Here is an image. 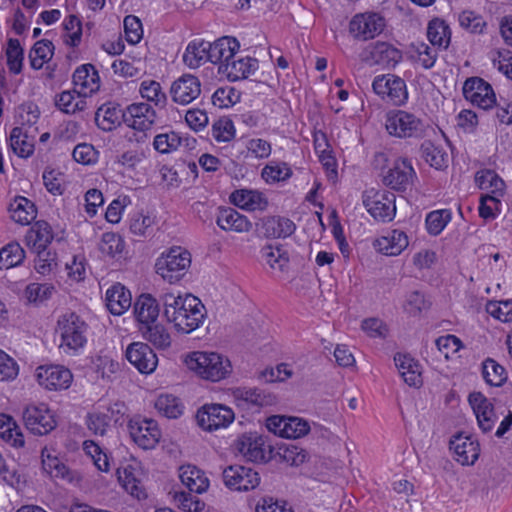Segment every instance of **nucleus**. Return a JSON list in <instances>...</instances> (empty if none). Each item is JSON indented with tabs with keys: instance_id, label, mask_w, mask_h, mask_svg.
<instances>
[{
	"instance_id": "nucleus-1",
	"label": "nucleus",
	"mask_w": 512,
	"mask_h": 512,
	"mask_svg": "<svg viewBox=\"0 0 512 512\" xmlns=\"http://www.w3.org/2000/svg\"><path fill=\"white\" fill-rule=\"evenodd\" d=\"M164 316L178 332L190 333L196 330L205 318V307L191 294L185 296L165 293L162 298Z\"/></svg>"
},
{
	"instance_id": "nucleus-2",
	"label": "nucleus",
	"mask_w": 512,
	"mask_h": 512,
	"mask_svg": "<svg viewBox=\"0 0 512 512\" xmlns=\"http://www.w3.org/2000/svg\"><path fill=\"white\" fill-rule=\"evenodd\" d=\"M185 363L199 377L212 382L223 380L232 373L230 360L217 352H192L186 357Z\"/></svg>"
},
{
	"instance_id": "nucleus-3",
	"label": "nucleus",
	"mask_w": 512,
	"mask_h": 512,
	"mask_svg": "<svg viewBox=\"0 0 512 512\" xmlns=\"http://www.w3.org/2000/svg\"><path fill=\"white\" fill-rule=\"evenodd\" d=\"M88 325L76 313H66L58 318L56 333L61 348L66 353L77 352L87 342Z\"/></svg>"
},
{
	"instance_id": "nucleus-4",
	"label": "nucleus",
	"mask_w": 512,
	"mask_h": 512,
	"mask_svg": "<svg viewBox=\"0 0 512 512\" xmlns=\"http://www.w3.org/2000/svg\"><path fill=\"white\" fill-rule=\"evenodd\" d=\"M191 265V254L179 246L171 247L156 260V273L169 283L179 281Z\"/></svg>"
},
{
	"instance_id": "nucleus-5",
	"label": "nucleus",
	"mask_w": 512,
	"mask_h": 512,
	"mask_svg": "<svg viewBox=\"0 0 512 512\" xmlns=\"http://www.w3.org/2000/svg\"><path fill=\"white\" fill-rule=\"evenodd\" d=\"M385 127L390 135L399 138L421 137L425 130L420 118L404 110L388 113Z\"/></svg>"
},
{
	"instance_id": "nucleus-6",
	"label": "nucleus",
	"mask_w": 512,
	"mask_h": 512,
	"mask_svg": "<svg viewBox=\"0 0 512 512\" xmlns=\"http://www.w3.org/2000/svg\"><path fill=\"white\" fill-rule=\"evenodd\" d=\"M363 205L377 221H391L396 213L395 195L386 190L370 189L364 192Z\"/></svg>"
},
{
	"instance_id": "nucleus-7",
	"label": "nucleus",
	"mask_w": 512,
	"mask_h": 512,
	"mask_svg": "<svg viewBox=\"0 0 512 512\" xmlns=\"http://www.w3.org/2000/svg\"><path fill=\"white\" fill-rule=\"evenodd\" d=\"M373 91L384 101L401 106L408 99L405 81L394 74L378 75L372 82Z\"/></svg>"
},
{
	"instance_id": "nucleus-8",
	"label": "nucleus",
	"mask_w": 512,
	"mask_h": 512,
	"mask_svg": "<svg viewBox=\"0 0 512 512\" xmlns=\"http://www.w3.org/2000/svg\"><path fill=\"white\" fill-rule=\"evenodd\" d=\"M198 425L205 431H215L228 427L235 419L234 411L223 404L203 405L196 414Z\"/></svg>"
},
{
	"instance_id": "nucleus-9",
	"label": "nucleus",
	"mask_w": 512,
	"mask_h": 512,
	"mask_svg": "<svg viewBox=\"0 0 512 512\" xmlns=\"http://www.w3.org/2000/svg\"><path fill=\"white\" fill-rule=\"evenodd\" d=\"M23 421L26 428L35 435H47L57 426L52 411L46 404L28 405L23 412Z\"/></svg>"
},
{
	"instance_id": "nucleus-10",
	"label": "nucleus",
	"mask_w": 512,
	"mask_h": 512,
	"mask_svg": "<svg viewBox=\"0 0 512 512\" xmlns=\"http://www.w3.org/2000/svg\"><path fill=\"white\" fill-rule=\"evenodd\" d=\"M128 429L133 441L142 449H153L161 438L158 423L153 419L136 416L129 421Z\"/></svg>"
},
{
	"instance_id": "nucleus-11",
	"label": "nucleus",
	"mask_w": 512,
	"mask_h": 512,
	"mask_svg": "<svg viewBox=\"0 0 512 512\" xmlns=\"http://www.w3.org/2000/svg\"><path fill=\"white\" fill-rule=\"evenodd\" d=\"M157 119V108L145 102L132 103L123 111V122L128 127L141 132L150 130Z\"/></svg>"
},
{
	"instance_id": "nucleus-12",
	"label": "nucleus",
	"mask_w": 512,
	"mask_h": 512,
	"mask_svg": "<svg viewBox=\"0 0 512 512\" xmlns=\"http://www.w3.org/2000/svg\"><path fill=\"white\" fill-rule=\"evenodd\" d=\"M223 481L226 487L235 491H249L260 484V476L251 467L231 465L223 470Z\"/></svg>"
},
{
	"instance_id": "nucleus-13",
	"label": "nucleus",
	"mask_w": 512,
	"mask_h": 512,
	"mask_svg": "<svg viewBox=\"0 0 512 512\" xmlns=\"http://www.w3.org/2000/svg\"><path fill=\"white\" fill-rule=\"evenodd\" d=\"M385 27L384 18L374 12L356 14L349 23V32L359 40L373 39Z\"/></svg>"
},
{
	"instance_id": "nucleus-14",
	"label": "nucleus",
	"mask_w": 512,
	"mask_h": 512,
	"mask_svg": "<svg viewBox=\"0 0 512 512\" xmlns=\"http://www.w3.org/2000/svg\"><path fill=\"white\" fill-rule=\"evenodd\" d=\"M463 95L466 100L483 110L492 108L496 102L491 85L479 77H471L465 81Z\"/></svg>"
},
{
	"instance_id": "nucleus-15",
	"label": "nucleus",
	"mask_w": 512,
	"mask_h": 512,
	"mask_svg": "<svg viewBox=\"0 0 512 512\" xmlns=\"http://www.w3.org/2000/svg\"><path fill=\"white\" fill-rule=\"evenodd\" d=\"M415 179L416 172L411 162L407 158H398L383 176V183L393 190L405 191L413 185Z\"/></svg>"
},
{
	"instance_id": "nucleus-16",
	"label": "nucleus",
	"mask_w": 512,
	"mask_h": 512,
	"mask_svg": "<svg viewBox=\"0 0 512 512\" xmlns=\"http://www.w3.org/2000/svg\"><path fill=\"white\" fill-rule=\"evenodd\" d=\"M36 379L40 386L48 390H62L70 387L73 375L60 365L40 366L36 370Z\"/></svg>"
},
{
	"instance_id": "nucleus-17",
	"label": "nucleus",
	"mask_w": 512,
	"mask_h": 512,
	"mask_svg": "<svg viewBox=\"0 0 512 512\" xmlns=\"http://www.w3.org/2000/svg\"><path fill=\"white\" fill-rule=\"evenodd\" d=\"M127 360L143 374L152 373L158 364V358L152 348L143 342H133L126 349Z\"/></svg>"
},
{
	"instance_id": "nucleus-18",
	"label": "nucleus",
	"mask_w": 512,
	"mask_h": 512,
	"mask_svg": "<svg viewBox=\"0 0 512 512\" xmlns=\"http://www.w3.org/2000/svg\"><path fill=\"white\" fill-rule=\"evenodd\" d=\"M170 93L174 102L188 105L201 94L200 80L194 75L184 74L173 82Z\"/></svg>"
},
{
	"instance_id": "nucleus-19",
	"label": "nucleus",
	"mask_w": 512,
	"mask_h": 512,
	"mask_svg": "<svg viewBox=\"0 0 512 512\" xmlns=\"http://www.w3.org/2000/svg\"><path fill=\"white\" fill-rule=\"evenodd\" d=\"M238 406L259 409L275 404L276 397L259 388L238 387L232 392Z\"/></svg>"
},
{
	"instance_id": "nucleus-20",
	"label": "nucleus",
	"mask_w": 512,
	"mask_h": 512,
	"mask_svg": "<svg viewBox=\"0 0 512 512\" xmlns=\"http://www.w3.org/2000/svg\"><path fill=\"white\" fill-rule=\"evenodd\" d=\"M234 449L247 461L264 462L266 460L264 440L257 435H241L234 442Z\"/></svg>"
},
{
	"instance_id": "nucleus-21",
	"label": "nucleus",
	"mask_w": 512,
	"mask_h": 512,
	"mask_svg": "<svg viewBox=\"0 0 512 512\" xmlns=\"http://www.w3.org/2000/svg\"><path fill=\"white\" fill-rule=\"evenodd\" d=\"M259 230L266 238H286L296 229L295 223L282 216H266L258 223Z\"/></svg>"
},
{
	"instance_id": "nucleus-22",
	"label": "nucleus",
	"mask_w": 512,
	"mask_h": 512,
	"mask_svg": "<svg viewBox=\"0 0 512 512\" xmlns=\"http://www.w3.org/2000/svg\"><path fill=\"white\" fill-rule=\"evenodd\" d=\"M409 245L407 234L402 230H392L386 235L377 238L373 246L374 248L387 256L400 255Z\"/></svg>"
},
{
	"instance_id": "nucleus-23",
	"label": "nucleus",
	"mask_w": 512,
	"mask_h": 512,
	"mask_svg": "<svg viewBox=\"0 0 512 512\" xmlns=\"http://www.w3.org/2000/svg\"><path fill=\"white\" fill-rule=\"evenodd\" d=\"M53 238L51 226L46 221H37L28 229L24 241L32 252H43Z\"/></svg>"
},
{
	"instance_id": "nucleus-24",
	"label": "nucleus",
	"mask_w": 512,
	"mask_h": 512,
	"mask_svg": "<svg viewBox=\"0 0 512 512\" xmlns=\"http://www.w3.org/2000/svg\"><path fill=\"white\" fill-rule=\"evenodd\" d=\"M450 449L454 451L455 459L462 465H472L478 459L479 444L471 437L456 435L450 441Z\"/></svg>"
},
{
	"instance_id": "nucleus-25",
	"label": "nucleus",
	"mask_w": 512,
	"mask_h": 512,
	"mask_svg": "<svg viewBox=\"0 0 512 512\" xmlns=\"http://www.w3.org/2000/svg\"><path fill=\"white\" fill-rule=\"evenodd\" d=\"M99 75L91 64H84L78 67L73 74V83L78 89V94L84 98L99 89Z\"/></svg>"
},
{
	"instance_id": "nucleus-26",
	"label": "nucleus",
	"mask_w": 512,
	"mask_h": 512,
	"mask_svg": "<svg viewBox=\"0 0 512 512\" xmlns=\"http://www.w3.org/2000/svg\"><path fill=\"white\" fill-rule=\"evenodd\" d=\"M216 223L225 231L238 233L249 232L252 228L248 218L231 207L219 208Z\"/></svg>"
},
{
	"instance_id": "nucleus-27",
	"label": "nucleus",
	"mask_w": 512,
	"mask_h": 512,
	"mask_svg": "<svg viewBox=\"0 0 512 512\" xmlns=\"http://www.w3.org/2000/svg\"><path fill=\"white\" fill-rule=\"evenodd\" d=\"M257 68V59L245 57L231 59L229 62L219 66V71L225 74L230 81H238L248 78Z\"/></svg>"
},
{
	"instance_id": "nucleus-28",
	"label": "nucleus",
	"mask_w": 512,
	"mask_h": 512,
	"mask_svg": "<svg viewBox=\"0 0 512 512\" xmlns=\"http://www.w3.org/2000/svg\"><path fill=\"white\" fill-rule=\"evenodd\" d=\"M239 47L240 45L238 41L235 38L228 36L221 37L213 43L210 42V48H208L210 62L213 64H220V66L229 62L235 57Z\"/></svg>"
},
{
	"instance_id": "nucleus-29",
	"label": "nucleus",
	"mask_w": 512,
	"mask_h": 512,
	"mask_svg": "<svg viewBox=\"0 0 512 512\" xmlns=\"http://www.w3.org/2000/svg\"><path fill=\"white\" fill-rule=\"evenodd\" d=\"M394 361L405 383L413 387H419L422 384L420 365L411 356L397 353Z\"/></svg>"
},
{
	"instance_id": "nucleus-30",
	"label": "nucleus",
	"mask_w": 512,
	"mask_h": 512,
	"mask_svg": "<svg viewBox=\"0 0 512 512\" xmlns=\"http://www.w3.org/2000/svg\"><path fill=\"white\" fill-rule=\"evenodd\" d=\"M105 300L112 314L121 315L131 306V293L122 284L116 283L106 291Z\"/></svg>"
},
{
	"instance_id": "nucleus-31",
	"label": "nucleus",
	"mask_w": 512,
	"mask_h": 512,
	"mask_svg": "<svg viewBox=\"0 0 512 512\" xmlns=\"http://www.w3.org/2000/svg\"><path fill=\"white\" fill-rule=\"evenodd\" d=\"M38 129L24 130V127L13 128L10 134V145L20 157H29L34 152V138Z\"/></svg>"
},
{
	"instance_id": "nucleus-32",
	"label": "nucleus",
	"mask_w": 512,
	"mask_h": 512,
	"mask_svg": "<svg viewBox=\"0 0 512 512\" xmlns=\"http://www.w3.org/2000/svg\"><path fill=\"white\" fill-rule=\"evenodd\" d=\"M159 305L157 300L150 294H142L134 304V313L140 326L156 322L159 316Z\"/></svg>"
},
{
	"instance_id": "nucleus-33",
	"label": "nucleus",
	"mask_w": 512,
	"mask_h": 512,
	"mask_svg": "<svg viewBox=\"0 0 512 512\" xmlns=\"http://www.w3.org/2000/svg\"><path fill=\"white\" fill-rule=\"evenodd\" d=\"M179 477L190 492L203 493L209 486V480L204 472L193 465H184L179 469Z\"/></svg>"
},
{
	"instance_id": "nucleus-34",
	"label": "nucleus",
	"mask_w": 512,
	"mask_h": 512,
	"mask_svg": "<svg viewBox=\"0 0 512 512\" xmlns=\"http://www.w3.org/2000/svg\"><path fill=\"white\" fill-rule=\"evenodd\" d=\"M210 42L204 40L191 41L183 54V62L191 69H196L206 62H210Z\"/></svg>"
},
{
	"instance_id": "nucleus-35",
	"label": "nucleus",
	"mask_w": 512,
	"mask_h": 512,
	"mask_svg": "<svg viewBox=\"0 0 512 512\" xmlns=\"http://www.w3.org/2000/svg\"><path fill=\"white\" fill-rule=\"evenodd\" d=\"M370 55L375 63L392 68L402 60V52L387 42L374 43Z\"/></svg>"
},
{
	"instance_id": "nucleus-36",
	"label": "nucleus",
	"mask_w": 512,
	"mask_h": 512,
	"mask_svg": "<svg viewBox=\"0 0 512 512\" xmlns=\"http://www.w3.org/2000/svg\"><path fill=\"white\" fill-rule=\"evenodd\" d=\"M230 199L234 205L249 211L264 210L267 206L263 194L254 190H236L231 194Z\"/></svg>"
},
{
	"instance_id": "nucleus-37",
	"label": "nucleus",
	"mask_w": 512,
	"mask_h": 512,
	"mask_svg": "<svg viewBox=\"0 0 512 512\" xmlns=\"http://www.w3.org/2000/svg\"><path fill=\"white\" fill-rule=\"evenodd\" d=\"M139 330L143 338L156 348L166 349L170 347L171 335L163 324L156 321L145 326H139Z\"/></svg>"
},
{
	"instance_id": "nucleus-38",
	"label": "nucleus",
	"mask_w": 512,
	"mask_h": 512,
	"mask_svg": "<svg viewBox=\"0 0 512 512\" xmlns=\"http://www.w3.org/2000/svg\"><path fill=\"white\" fill-rule=\"evenodd\" d=\"M123 111L111 103L104 104L95 113V122L103 131H112L123 120Z\"/></svg>"
},
{
	"instance_id": "nucleus-39",
	"label": "nucleus",
	"mask_w": 512,
	"mask_h": 512,
	"mask_svg": "<svg viewBox=\"0 0 512 512\" xmlns=\"http://www.w3.org/2000/svg\"><path fill=\"white\" fill-rule=\"evenodd\" d=\"M12 219L22 225L30 224L37 216L35 204L23 196H18L10 204Z\"/></svg>"
},
{
	"instance_id": "nucleus-40",
	"label": "nucleus",
	"mask_w": 512,
	"mask_h": 512,
	"mask_svg": "<svg viewBox=\"0 0 512 512\" xmlns=\"http://www.w3.org/2000/svg\"><path fill=\"white\" fill-rule=\"evenodd\" d=\"M117 474L120 484L130 495L137 499L146 498L142 483L137 476L138 471L134 467L128 465L120 468L117 470Z\"/></svg>"
},
{
	"instance_id": "nucleus-41",
	"label": "nucleus",
	"mask_w": 512,
	"mask_h": 512,
	"mask_svg": "<svg viewBox=\"0 0 512 512\" xmlns=\"http://www.w3.org/2000/svg\"><path fill=\"white\" fill-rule=\"evenodd\" d=\"M421 157L431 167L435 169H443L448 166V154L439 145H435L433 142L426 140L420 146Z\"/></svg>"
},
{
	"instance_id": "nucleus-42",
	"label": "nucleus",
	"mask_w": 512,
	"mask_h": 512,
	"mask_svg": "<svg viewBox=\"0 0 512 512\" xmlns=\"http://www.w3.org/2000/svg\"><path fill=\"white\" fill-rule=\"evenodd\" d=\"M427 37L433 46L446 49L450 43L451 31L444 20L436 18L428 24Z\"/></svg>"
},
{
	"instance_id": "nucleus-43",
	"label": "nucleus",
	"mask_w": 512,
	"mask_h": 512,
	"mask_svg": "<svg viewBox=\"0 0 512 512\" xmlns=\"http://www.w3.org/2000/svg\"><path fill=\"white\" fill-rule=\"evenodd\" d=\"M55 104L64 113L74 114L78 111H83L86 109L87 100L78 94V90L63 91L57 95Z\"/></svg>"
},
{
	"instance_id": "nucleus-44",
	"label": "nucleus",
	"mask_w": 512,
	"mask_h": 512,
	"mask_svg": "<svg viewBox=\"0 0 512 512\" xmlns=\"http://www.w3.org/2000/svg\"><path fill=\"white\" fill-rule=\"evenodd\" d=\"M0 437L16 448L23 447L25 443L24 436L15 421L5 414H0Z\"/></svg>"
},
{
	"instance_id": "nucleus-45",
	"label": "nucleus",
	"mask_w": 512,
	"mask_h": 512,
	"mask_svg": "<svg viewBox=\"0 0 512 512\" xmlns=\"http://www.w3.org/2000/svg\"><path fill=\"white\" fill-rule=\"evenodd\" d=\"M139 93L143 99L153 103V107L163 109L167 102L166 94L162 91L159 82L146 80L140 84Z\"/></svg>"
},
{
	"instance_id": "nucleus-46",
	"label": "nucleus",
	"mask_w": 512,
	"mask_h": 512,
	"mask_svg": "<svg viewBox=\"0 0 512 512\" xmlns=\"http://www.w3.org/2000/svg\"><path fill=\"white\" fill-rule=\"evenodd\" d=\"M54 53V45L51 41L42 39L37 41L29 52L30 65L39 70L48 62Z\"/></svg>"
},
{
	"instance_id": "nucleus-47",
	"label": "nucleus",
	"mask_w": 512,
	"mask_h": 512,
	"mask_svg": "<svg viewBox=\"0 0 512 512\" xmlns=\"http://www.w3.org/2000/svg\"><path fill=\"white\" fill-rule=\"evenodd\" d=\"M482 376L488 385L494 387L502 386L507 380L505 368L492 358H487L483 361Z\"/></svg>"
},
{
	"instance_id": "nucleus-48",
	"label": "nucleus",
	"mask_w": 512,
	"mask_h": 512,
	"mask_svg": "<svg viewBox=\"0 0 512 512\" xmlns=\"http://www.w3.org/2000/svg\"><path fill=\"white\" fill-rule=\"evenodd\" d=\"M25 258V251L17 242H10L0 249V269H9L20 265Z\"/></svg>"
},
{
	"instance_id": "nucleus-49",
	"label": "nucleus",
	"mask_w": 512,
	"mask_h": 512,
	"mask_svg": "<svg viewBox=\"0 0 512 512\" xmlns=\"http://www.w3.org/2000/svg\"><path fill=\"white\" fill-rule=\"evenodd\" d=\"M475 182L482 190L491 194H503L505 183L493 170H481L475 174Z\"/></svg>"
},
{
	"instance_id": "nucleus-50",
	"label": "nucleus",
	"mask_w": 512,
	"mask_h": 512,
	"mask_svg": "<svg viewBox=\"0 0 512 512\" xmlns=\"http://www.w3.org/2000/svg\"><path fill=\"white\" fill-rule=\"evenodd\" d=\"M7 66L11 73L19 74L22 71L24 50L18 39L10 38L6 48Z\"/></svg>"
},
{
	"instance_id": "nucleus-51",
	"label": "nucleus",
	"mask_w": 512,
	"mask_h": 512,
	"mask_svg": "<svg viewBox=\"0 0 512 512\" xmlns=\"http://www.w3.org/2000/svg\"><path fill=\"white\" fill-rule=\"evenodd\" d=\"M41 461L43 469L52 477H65L67 467L53 454L51 449L44 447L41 450Z\"/></svg>"
},
{
	"instance_id": "nucleus-52",
	"label": "nucleus",
	"mask_w": 512,
	"mask_h": 512,
	"mask_svg": "<svg viewBox=\"0 0 512 512\" xmlns=\"http://www.w3.org/2000/svg\"><path fill=\"white\" fill-rule=\"evenodd\" d=\"M263 260L274 270L282 271L288 263V256L280 246L267 245L261 249Z\"/></svg>"
},
{
	"instance_id": "nucleus-53",
	"label": "nucleus",
	"mask_w": 512,
	"mask_h": 512,
	"mask_svg": "<svg viewBox=\"0 0 512 512\" xmlns=\"http://www.w3.org/2000/svg\"><path fill=\"white\" fill-rule=\"evenodd\" d=\"M157 411L167 418H177L182 414V405L179 399L173 395H160L156 402Z\"/></svg>"
},
{
	"instance_id": "nucleus-54",
	"label": "nucleus",
	"mask_w": 512,
	"mask_h": 512,
	"mask_svg": "<svg viewBox=\"0 0 512 512\" xmlns=\"http://www.w3.org/2000/svg\"><path fill=\"white\" fill-rule=\"evenodd\" d=\"M39 110L37 105L33 103H25L18 107L17 109V123L18 127H24V130H33L37 129L35 124L39 119Z\"/></svg>"
},
{
	"instance_id": "nucleus-55",
	"label": "nucleus",
	"mask_w": 512,
	"mask_h": 512,
	"mask_svg": "<svg viewBox=\"0 0 512 512\" xmlns=\"http://www.w3.org/2000/svg\"><path fill=\"white\" fill-rule=\"evenodd\" d=\"M55 292V286L52 284L30 283L25 289V296L31 303H42L50 299Z\"/></svg>"
},
{
	"instance_id": "nucleus-56",
	"label": "nucleus",
	"mask_w": 512,
	"mask_h": 512,
	"mask_svg": "<svg viewBox=\"0 0 512 512\" xmlns=\"http://www.w3.org/2000/svg\"><path fill=\"white\" fill-rule=\"evenodd\" d=\"M99 248L103 254L114 258L122 254L125 243L119 234L106 232L102 235Z\"/></svg>"
},
{
	"instance_id": "nucleus-57",
	"label": "nucleus",
	"mask_w": 512,
	"mask_h": 512,
	"mask_svg": "<svg viewBox=\"0 0 512 512\" xmlns=\"http://www.w3.org/2000/svg\"><path fill=\"white\" fill-rule=\"evenodd\" d=\"M111 421L110 415L104 411L95 410L88 413L85 423L94 435L104 436Z\"/></svg>"
},
{
	"instance_id": "nucleus-58",
	"label": "nucleus",
	"mask_w": 512,
	"mask_h": 512,
	"mask_svg": "<svg viewBox=\"0 0 512 512\" xmlns=\"http://www.w3.org/2000/svg\"><path fill=\"white\" fill-rule=\"evenodd\" d=\"M83 450L87 456H89L94 465L97 467L99 471L108 472L109 471V460L106 453L102 451L100 446L92 440H85L83 442Z\"/></svg>"
},
{
	"instance_id": "nucleus-59",
	"label": "nucleus",
	"mask_w": 512,
	"mask_h": 512,
	"mask_svg": "<svg viewBox=\"0 0 512 512\" xmlns=\"http://www.w3.org/2000/svg\"><path fill=\"white\" fill-rule=\"evenodd\" d=\"M292 175L291 168L284 162H272L262 170V177L266 182L285 181Z\"/></svg>"
},
{
	"instance_id": "nucleus-60",
	"label": "nucleus",
	"mask_w": 512,
	"mask_h": 512,
	"mask_svg": "<svg viewBox=\"0 0 512 512\" xmlns=\"http://www.w3.org/2000/svg\"><path fill=\"white\" fill-rule=\"evenodd\" d=\"M451 220V213L449 210H435L430 212L426 217L427 231L431 235H438L442 232L448 222Z\"/></svg>"
},
{
	"instance_id": "nucleus-61",
	"label": "nucleus",
	"mask_w": 512,
	"mask_h": 512,
	"mask_svg": "<svg viewBox=\"0 0 512 512\" xmlns=\"http://www.w3.org/2000/svg\"><path fill=\"white\" fill-rule=\"evenodd\" d=\"M502 194H485L480 198L479 215L485 220L495 219L500 212L501 202L499 196Z\"/></svg>"
},
{
	"instance_id": "nucleus-62",
	"label": "nucleus",
	"mask_w": 512,
	"mask_h": 512,
	"mask_svg": "<svg viewBox=\"0 0 512 512\" xmlns=\"http://www.w3.org/2000/svg\"><path fill=\"white\" fill-rule=\"evenodd\" d=\"M412 57L420 63L425 69H430L434 66L437 59V51L429 47L426 43L419 42L412 45Z\"/></svg>"
},
{
	"instance_id": "nucleus-63",
	"label": "nucleus",
	"mask_w": 512,
	"mask_h": 512,
	"mask_svg": "<svg viewBox=\"0 0 512 512\" xmlns=\"http://www.w3.org/2000/svg\"><path fill=\"white\" fill-rule=\"evenodd\" d=\"M180 144L181 138L174 131L156 135L153 142L155 150L162 154L170 153L176 150Z\"/></svg>"
},
{
	"instance_id": "nucleus-64",
	"label": "nucleus",
	"mask_w": 512,
	"mask_h": 512,
	"mask_svg": "<svg viewBox=\"0 0 512 512\" xmlns=\"http://www.w3.org/2000/svg\"><path fill=\"white\" fill-rule=\"evenodd\" d=\"M486 311L501 322H512V301H490L486 305Z\"/></svg>"
}]
</instances>
